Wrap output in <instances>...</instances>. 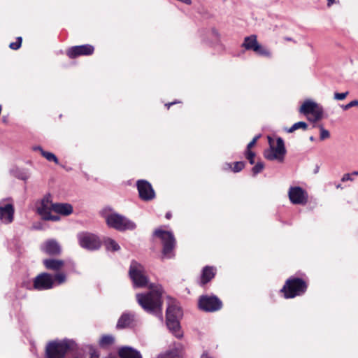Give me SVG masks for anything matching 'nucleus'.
Masks as SVG:
<instances>
[{
    "label": "nucleus",
    "instance_id": "9d476101",
    "mask_svg": "<svg viewBox=\"0 0 358 358\" xmlns=\"http://www.w3.org/2000/svg\"><path fill=\"white\" fill-rule=\"evenodd\" d=\"M286 150L284 141L281 138H278L276 141V145H271L269 149L264 151V157L268 160H278V162H282Z\"/></svg>",
    "mask_w": 358,
    "mask_h": 358
},
{
    "label": "nucleus",
    "instance_id": "bb28decb",
    "mask_svg": "<svg viewBox=\"0 0 358 358\" xmlns=\"http://www.w3.org/2000/svg\"><path fill=\"white\" fill-rule=\"evenodd\" d=\"M54 281H55V287L57 285H60L64 283L66 280V275L63 272L57 273L55 275H53Z\"/></svg>",
    "mask_w": 358,
    "mask_h": 358
},
{
    "label": "nucleus",
    "instance_id": "58836bf2",
    "mask_svg": "<svg viewBox=\"0 0 358 358\" xmlns=\"http://www.w3.org/2000/svg\"><path fill=\"white\" fill-rule=\"evenodd\" d=\"M259 137V135L255 136L254 138L248 144L246 150H250V149L255 145Z\"/></svg>",
    "mask_w": 358,
    "mask_h": 358
},
{
    "label": "nucleus",
    "instance_id": "6ab92c4d",
    "mask_svg": "<svg viewBox=\"0 0 358 358\" xmlns=\"http://www.w3.org/2000/svg\"><path fill=\"white\" fill-rule=\"evenodd\" d=\"M41 250L48 255H57L61 252L59 243L55 240H49L41 246Z\"/></svg>",
    "mask_w": 358,
    "mask_h": 358
},
{
    "label": "nucleus",
    "instance_id": "c03bdc74",
    "mask_svg": "<svg viewBox=\"0 0 358 358\" xmlns=\"http://www.w3.org/2000/svg\"><path fill=\"white\" fill-rule=\"evenodd\" d=\"M335 1L336 0H327V6H331L335 2Z\"/></svg>",
    "mask_w": 358,
    "mask_h": 358
},
{
    "label": "nucleus",
    "instance_id": "6e6552de",
    "mask_svg": "<svg viewBox=\"0 0 358 358\" xmlns=\"http://www.w3.org/2000/svg\"><path fill=\"white\" fill-rule=\"evenodd\" d=\"M106 221L110 227L119 231L132 230L136 228V224L134 222L117 213L108 215Z\"/></svg>",
    "mask_w": 358,
    "mask_h": 358
},
{
    "label": "nucleus",
    "instance_id": "dca6fc26",
    "mask_svg": "<svg viewBox=\"0 0 358 358\" xmlns=\"http://www.w3.org/2000/svg\"><path fill=\"white\" fill-rule=\"evenodd\" d=\"M137 189L140 198L143 201H150L155 197V193L150 182L145 180L137 181Z\"/></svg>",
    "mask_w": 358,
    "mask_h": 358
},
{
    "label": "nucleus",
    "instance_id": "5701e85b",
    "mask_svg": "<svg viewBox=\"0 0 358 358\" xmlns=\"http://www.w3.org/2000/svg\"><path fill=\"white\" fill-rule=\"evenodd\" d=\"M54 212L65 216L69 215L73 213V206L69 203H57L54 204Z\"/></svg>",
    "mask_w": 358,
    "mask_h": 358
},
{
    "label": "nucleus",
    "instance_id": "f3484780",
    "mask_svg": "<svg viewBox=\"0 0 358 358\" xmlns=\"http://www.w3.org/2000/svg\"><path fill=\"white\" fill-rule=\"evenodd\" d=\"M94 48L90 44L76 45L70 48L67 50V55L70 58H76L80 56L91 55L94 52Z\"/></svg>",
    "mask_w": 358,
    "mask_h": 358
},
{
    "label": "nucleus",
    "instance_id": "09e8293b",
    "mask_svg": "<svg viewBox=\"0 0 358 358\" xmlns=\"http://www.w3.org/2000/svg\"><path fill=\"white\" fill-rule=\"evenodd\" d=\"M285 40H286L287 41H293L292 38H289V37L285 38Z\"/></svg>",
    "mask_w": 358,
    "mask_h": 358
},
{
    "label": "nucleus",
    "instance_id": "ea45409f",
    "mask_svg": "<svg viewBox=\"0 0 358 358\" xmlns=\"http://www.w3.org/2000/svg\"><path fill=\"white\" fill-rule=\"evenodd\" d=\"M43 220H52V221H58L59 220V217L58 215H52V213H51L50 215L48 214Z\"/></svg>",
    "mask_w": 358,
    "mask_h": 358
},
{
    "label": "nucleus",
    "instance_id": "2f4dec72",
    "mask_svg": "<svg viewBox=\"0 0 358 358\" xmlns=\"http://www.w3.org/2000/svg\"><path fill=\"white\" fill-rule=\"evenodd\" d=\"M330 136V134L328 130L325 129L323 127H320V138L321 141H324L327 138H329Z\"/></svg>",
    "mask_w": 358,
    "mask_h": 358
},
{
    "label": "nucleus",
    "instance_id": "cd10ccee",
    "mask_svg": "<svg viewBox=\"0 0 358 358\" xmlns=\"http://www.w3.org/2000/svg\"><path fill=\"white\" fill-rule=\"evenodd\" d=\"M114 342V338L113 336L110 335H105L101 337L99 341V344L101 347H106L111 344H113Z\"/></svg>",
    "mask_w": 358,
    "mask_h": 358
},
{
    "label": "nucleus",
    "instance_id": "a18cd8bd",
    "mask_svg": "<svg viewBox=\"0 0 358 358\" xmlns=\"http://www.w3.org/2000/svg\"><path fill=\"white\" fill-rule=\"evenodd\" d=\"M165 217L166 219H170L171 217V213L170 212L166 213Z\"/></svg>",
    "mask_w": 358,
    "mask_h": 358
},
{
    "label": "nucleus",
    "instance_id": "3c124183",
    "mask_svg": "<svg viewBox=\"0 0 358 358\" xmlns=\"http://www.w3.org/2000/svg\"><path fill=\"white\" fill-rule=\"evenodd\" d=\"M310 140L313 141L314 140L313 137V136H311V137L310 138Z\"/></svg>",
    "mask_w": 358,
    "mask_h": 358
},
{
    "label": "nucleus",
    "instance_id": "c9c22d12",
    "mask_svg": "<svg viewBox=\"0 0 358 358\" xmlns=\"http://www.w3.org/2000/svg\"><path fill=\"white\" fill-rule=\"evenodd\" d=\"M157 358H178V355L173 352H167L159 355Z\"/></svg>",
    "mask_w": 358,
    "mask_h": 358
},
{
    "label": "nucleus",
    "instance_id": "de8ad7c7",
    "mask_svg": "<svg viewBox=\"0 0 358 358\" xmlns=\"http://www.w3.org/2000/svg\"><path fill=\"white\" fill-rule=\"evenodd\" d=\"M352 176H358V171H355L351 173Z\"/></svg>",
    "mask_w": 358,
    "mask_h": 358
},
{
    "label": "nucleus",
    "instance_id": "7ed1b4c3",
    "mask_svg": "<svg viewBox=\"0 0 358 358\" xmlns=\"http://www.w3.org/2000/svg\"><path fill=\"white\" fill-rule=\"evenodd\" d=\"M154 235L159 238L163 246L162 259H171L174 257V248L176 246V239L173 234L169 231H164L157 229L155 231Z\"/></svg>",
    "mask_w": 358,
    "mask_h": 358
},
{
    "label": "nucleus",
    "instance_id": "20e7f679",
    "mask_svg": "<svg viewBox=\"0 0 358 358\" xmlns=\"http://www.w3.org/2000/svg\"><path fill=\"white\" fill-rule=\"evenodd\" d=\"M73 344L72 341L67 339L49 342L45 348V358H64Z\"/></svg>",
    "mask_w": 358,
    "mask_h": 358
},
{
    "label": "nucleus",
    "instance_id": "f03ea898",
    "mask_svg": "<svg viewBox=\"0 0 358 358\" xmlns=\"http://www.w3.org/2000/svg\"><path fill=\"white\" fill-rule=\"evenodd\" d=\"M182 316V310L175 303L169 304L166 309V326L170 331L178 338L182 337L179 318Z\"/></svg>",
    "mask_w": 358,
    "mask_h": 358
},
{
    "label": "nucleus",
    "instance_id": "e433bc0d",
    "mask_svg": "<svg viewBox=\"0 0 358 358\" xmlns=\"http://www.w3.org/2000/svg\"><path fill=\"white\" fill-rule=\"evenodd\" d=\"M357 106H358V100H353V101H350V103H348V104L343 106L342 108L343 110H346L352 107Z\"/></svg>",
    "mask_w": 358,
    "mask_h": 358
},
{
    "label": "nucleus",
    "instance_id": "f704fd0d",
    "mask_svg": "<svg viewBox=\"0 0 358 358\" xmlns=\"http://www.w3.org/2000/svg\"><path fill=\"white\" fill-rule=\"evenodd\" d=\"M245 166V163L243 162H236L234 163L233 167L234 172H239L241 171Z\"/></svg>",
    "mask_w": 358,
    "mask_h": 358
},
{
    "label": "nucleus",
    "instance_id": "473e14b6",
    "mask_svg": "<svg viewBox=\"0 0 358 358\" xmlns=\"http://www.w3.org/2000/svg\"><path fill=\"white\" fill-rule=\"evenodd\" d=\"M22 44V38L17 37L15 42L10 43L9 45L10 48L12 50H17L20 48Z\"/></svg>",
    "mask_w": 358,
    "mask_h": 358
},
{
    "label": "nucleus",
    "instance_id": "9b49d317",
    "mask_svg": "<svg viewBox=\"0 0 358 358\" xmlns=\"http://www.w3.org/2000/svg\"><path fill=\"white\" fill-rule=\"evenodd\" d=\"M55 287L53 275L48 273H41L34 278L32 288L36 290H47Z\"/></svg>",
    "mask_w": 358,
    "mask_h": 358
},
{
    "label": "nucleus",
    "instance_id": "423d86ee",
    "mask_svg": "<svg viewBox=\"0 0 358 358\" xmlns=\"http://www.w3.org/2000/svg\"><path fill=\"white\" fill-rule=\"evenodd\" d=\"M299 112L308 117V120L315 122L322 118L323 108L316 102L307 99L301 105Z\"/></svg>",
    "mask_w": 358,
    "mask_h": 358
},
{
    "label": "nucleus",
    "instance_id": "39448f33",
    "mask_svg": "<svg viewBox=\"0 0 358 358\" xmlns=\"http://www.w3.org/2000/svg\"><path fill=\"white\" fill-rule=\"evenodd\" d=\"M306 288L307 285L302 279L291 278L286 281L281 292L284 293L285 298L289 299L303 294Z\"/></svg>",
    "mask_w": 358,
    "mask_h": 358
},
{
    "label": "nucleus",
    "instance_id": "a878e982",
    "mask_svg": "<svg viewBox=\"0 0 358 358\" xmlns=\"http://www.w3.org/2000/svg\"><path fill=\"white\" fill-rule=\"evenodd\" d=\"M35 150H39L41 155L49 162H54L55 164H58L59 161L57 157L52 152L44 151L41 147H35Z\"/></svg>",
    "mask_w": 358,
    "mask_h": 358
},
{
    "label": "nucleus",
    "instance_id": "8fccbe9b",
    "mask_svg": "<svg viewBox=\"0 0 358 358\" xmlns=\"http://www.w3.org/2000/svg\"><path fill=\"white\" fill-rule=\"evenodd\" d=\"M340 187H341V185L340 184L336 185V188H340Z\"/></svg>",
    "mask_w": 358,
    "mask_h": 358
},
{
    "label": "nucleus",
    "instance_id": "1a4fd4ad",
    "mask_svg": "<svg viewBox=\"0 0 358 358\" xmlns=\"http://www.w3.org/2000/svg\"><path fill=\"white\" fill-rule=\"evenodd\" d=\"M79 245L87 250H96L100 248L101 242L98 236L88 231H81L77 234Z\"/></svg>",
    "mask_w": 358,
    "mask_h": 358
},
{
    "label": "nucleus",
    "instance_id": "79ce46f5",
    "mask_svg": "<svg viewBox=\"0 0 358 358\" xmlns=\"http://www.w3.org/2000/svg\"><path fill=\"white\" fill-rule=\"evenodd\" d=\"M99 355L97 351L94 350L91 352L90 358H99Z\"/></svg>",
    "mask_w": 358,
    "mask_h": 358
},
{
    "label": "nucleus",
    "instance_id": "7c9ffc66",
    "mask_svg": "<svg viewBox=\"0 0 358 358\" xmlns=\"http://www.w3.org/2000/svg\"><path fill=\"white\" fill-rule=\"evenodd\" d=\"M264 168V164L262 162H257L255 166L252 169V172L253 173V176H255L258 173L262 171V170Z\"/></svg>",
    "mask_w": 358,
    "mask_h": 358
},
{
    "label": "nucleus",
    "instance_id": "4be33fe9",
    "mask_svg": "<svg viewBox=\"0 0 358 358\" xmlns=\"http://www.w3.org/2000/svg\"><path fill=\"white\" fill-rule=\"evenodd\" d=\"M121 358H142L140 352L130 347H123L119 350Z\"/></svg>",
    "mask_w": 358,
    "mask_h": 358
},
{
    "label": "nucleus",
    "instance_id": "37998d69",
    "mask_svg": "<svg viewBox=\"0 0 358 358\" xmlns=\"http://www.w3.org/2000/svg\"><path fill=\"white\" fill-rule=\"evenodd\" d=\"M201 358H212V357H210L208 355V353L204 352V353H203V354H202V355H201Z\"/></svg>",
    "mask_w": 358,
    "mask_h": 358
},
{
    "label": "nucleus",
    "instance_id": "c756f323",
    "mask_svg": "<svg viewBox=\"0 0 358 358\" xmlns=\"http://www.w3.org/2000/svg\"><path fill=\"white\" fill-rule=\"evenodd\" d=\"M13 174L23 180H26L28 178V175L24 171H20L18 169H13L12 171Z\"/></svg>",
    "mask_w": 358,
    "mask_h": 358
},
{
    "label": "nucleus",
    "instance_id": "412c9836",
    "mask_svg": "<svg viewBox=\"0 0 358 358\" xmlns=\"http://www.w3.org/2000/svg\"><path fill=\"white\" fill-rule=\"evenodd\" d=\"M215 275V269L213 266H205L201 273V284L202 285L206 284L211 280Z\"/></svg>",
    "mask_w": 358,
    "mask_h": 358
},
{
    "label": "nucleus",
    "instance_id": "0eeeda50",
    "mask_svg": "<svg viewBox=\"0 0 358 358\" xmlns=\"http://www.w3.org/2000/svg\"><path fill=\"white\" fill-rule=\"evenodd\" d=\"M129 273L134 287H143L148 285V279L144 268L137 262H131Z\"/></svg>",
    "mask_w": 358,
    "mask_h": 358
},
{
    "label": "nucleus",
    "instance_id": "f8f14e48",
    "mask_svg": "<svg viewBox=\"0 0 358 358\" xmlns=\"http://www.w3.org/2000/svg\"><path fill=\"white\" fill-rule=\"evenodd\" d=\"M222 301L215 296H201L199 300V307L206 312H214L222 308Z\"/></svg>",
    "mask_w": 358,
    "mask_h": 358
},
{
    "label": "nucleus",
    "instance_id": "4468645a",
    "mask_svg": "<svg viewBox=\"0 0 358 358\" xmlns=\"http://www.w3.org/2000/svg\"><path fill=\"white\" fill-rule=\"evenodd\" d=\"M242 46L247 50H253L256 53L270 57V52L258 43L256 35H250L244 38Z\"/></svg>",
    "mask_w": 358,
    "mask_h": 358
},
{
    "label": "nucleus",
    "instance_id": "49530a36",
    "mask_svg": "<svg viewBox=\"0 0 358 358\" xmlns=\"http://www.w3.org/2000/svg\"><path fill=\"white\" fill-rule=\"evenodd\" d=\"M176 102H171V103H166L165 106L167 107V108H169L171 106L175 104Z\"/></svg>",
    "mask_w": 358,
    "mask_h": 358
},
{
    "label": "nucleus",
    "instance_id": "f257e3e1",
    "mask_svg": "<svg viewBox=\"0 0 358 358\" xmlns=\"http://www.w3.org/2000/svg\"><path fill=\"white\" fill-rule=\"evenodd\" d=\"M150 287V291L136 294L137 302L144 310L155 315L162 321V287L159 285L151 286Z\"/></svg>",
    "mask_w": 358,
    "mask_h": 358
},
{
    "label": "nucleus",
    "instance_id": "4c0bfd02",
    "mask_svg": "<svg viewBox=\"0 0 358 358\" xmlns=\"http://www.w3.org/2000/svg\"><path fill=\"white\" fill-rule=\"evenodd\" d=\"M348 94V92H345L343 93L336 92L334 94V99L336 100H343L346 98Z\"/></svg>",
    "mask_w": 358,
    "mask_h": 358
},
{
    "label": "nucleus",
    "instance_id": "72a5a7b5",
    "mask_svg": "<svg viewBox=\"0 0 358 358\" xmlns=\"http://www.w3.org/2000/svg\"><path fill=\"white\" fill-rule=\"evenodd\" d=\"M255 152H252L251 150L245 151V157L248 159L250 164H255Z\"/></svg>",
    "mask_w": 358,
    "mask_h": 358
},
{
    "label": "nucleus",
    "instance_id": "aec40b11",
    "mask_svg": "<svg viewBox=\"0 0 358 358\" xmlns=\"http://www.w3.org/2000/svg\"><path fill=\"white\" fill-rule=\"evenodd\" d=\"M43 263L47 269L53 271L61 270L64 265V261L55 259H45L43 261Z\"/></svg>",
    "mask_w": 358,
    "mask_h": 358
},
{
    "label": "nucleus",
    "instance_id": "c85d7f7f",
    "mask_svg": "<svg viewBox=\"0 0 358 358\" xmlns=\"http://www.w3.org/2000/svg\"><path fill=\"white\" fill-rule=\"evenodd\" d=\"M308 127V124L305 122H298L294 123L290 128L287 129L288 133H292L299 129L306 130Z\"/></svg>",
    "mask_w": 358,
    "mask_h": 358
},
{
    "label": "nucleus",
    "instance_id": "b1692460",
    "mask_svg": "<svg viewBox=\"0 0 358 358\" xmlns=\"http://www.w3.org/2000/svg\"><path fill=\"white\" fill-rule=\"evenodd\" d=\"M134 320V316L129 313H123L117 323V328L122 329L129 327Z\"/></svg>",
    "mask_w": 358,
    "mask_h": 358
},
{
    "label": "nucleus",
    "instance_id": "a19ab883",
    "mask_svg": "<svg viewBox=\"0 0 358 358\" xmlns=\"http://www.w3.org/2000/svg\"><path fill=\"white\" fill-rule=\"evenodd\" d=\"M352 175L351 173H345L343 176L342 178H341V181L342 182H345V181H348V180H352Z\"/></svg>",
    "mask_w": 358,
    "mask_h": 358
},
{
    "label": "nucleus",
    "instance_id": "a211bd4d",
    "mask_svg": "<svg viewBox=\"0 0 358 358\" xmlns=\"http://www.w3.org/2000/svg\"><path fill=\"white\" fill-rule=\"evenodd\" d=\"M54 204L51 201L50 195L45 196L37 205V213L42 219L45 217L52 211H54Z\"/></svg>",
    "mask_w": 358,
    "mask_h": 358
},
{
    "label": "nucleus",
    "instance_id": "2eb2a0df",
    "mask_svg": "<svg viewBox=\"0 0 358 358\" xmlns=\"http://www.w3.org/2000/svg\"><path fill=\"white\" fill-rule=\"evenodd\" d=\"M10 199L0 201V220L6 223H11L14 218V206L13 203H8Z\"/></svg>",
    "mask_w": 358,
    "mask_h": 358
},
{
    "label": "nucleus",
    "instance_id": "ddd939ff",
    "mask_svg": "<svg viewBox=\"0 0 358 358\" xmlns=\"http://www.w3.org/2000/svg\"><path fill=\"white\" fill-rule=\"evenodd\" d=\"M290 202L295 205H305L308 202V192L301 187H290L288 191Z\"/></svg>",
    "mask_w": 358,
    "mask_h": 358
},
{
    "label": "nucleus",
    "instance_id": "393cba45",
    "mask_svg": "<svg viewBox=\"0 0 358 358\" xmlns=\"http://www.w3.org/2000/svg\"><path fill=\"white\" fill-rule=\"evenodd\" d=\"M104 245L107 250L109 251H118L120 249L118 243L110 238H107L104 240Z\"/></svg>",
    "mask_w": 358,
    "mask_h": 358
}]
</instances>
